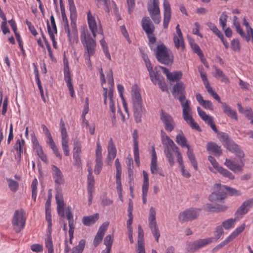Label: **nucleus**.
<instances>
[{
    "label": "nucleus",
    "instance_id": "obj_15",
    "mask_svg": "<svg viewBox=\"0 0 253 253\" xmlns=\"http://www.w3.org/2000/svg\"><path fill=\"white\" fill-rule=\"evenodd\" d=\"M87 20L89 29L91 31L93 37H96V33L103 34V30L100 24L97 25L95 18L92 15L90 11L87 13Z\"/></svg>",
    "mask_w": 253,
    "mask_h": 253
},
{
    "label": "nucleus",
    "instance_id": "obj_36",
    "mask_svg": "<svg viewBox=\"0 0 253 253\" xmlns=\"http://www.w3.org/2000/svg\"><path fill=\"white\" fill-rule=\"evenodd\" d=\"M65 211L66 213L67 219L68 220L69 229H74L75 226L74 224L73 215L71 211L70 207H66L65 209Z\"/></svg>",
    "mask_w": 253,
    "mask_h": 253
},
{
    "label": "nucleus",
    "instance_id": "obj_56",
    "mask_svg": "<svg viewBox=\"0 0 253 253\" xmlns=\"http://www.w3.org/2000/svg\"><path fill=\"white\" fill-rule=\"evenodd\" d=\"M25 144V141L23 139L21 140L18 139L14 145V149L19 152V155H21V153L22 152V148Z\"/></svg>",
    "mask_w": 253,
    "mask_h": 253
},
{
    "label": "nucleus",
    "instance_id": "obj_46",
    "mask_svg": "<svg viewBox=\"0 0 253 253\" xmlns=\"http://www.w3.org/2000/svg\"><path fill=\"white\" fill-rule=\"evenodd\" d=\"M236 220V218L228 219L222 222V226L226 230H228L230 228H233L234 226Z\"/></svg>",
    "mask_w": 253,
    "mask_h": 253
},
{
    "label": "nucleus",
    "instance_id": "obj_24",
    "mask_svg": "<svg viewBox=\"0 0 253 253\" xmlns=\"http://www.w3.org/2000/svg\"><path fill=\"white\" fill-rule=\"evenodd\" d=\"M185 85L183 82L177 83L173 86L172 94L175 98L178 96H183L185 95Z\"/></svg>",
    "mask_w": 253,
    "mask_h": 253
},
{
    "label": "nucleus",
    "instance_id": "obj_21",
    "mask_svg": "<svg viewBox=\"0 0 253 253\" xmlns=\"http://www.w3.org/2000/svg\"><path fill=\"white\" fill-rule=\"evenodd\" d=\"M164 16L163 26L165 29H167L171 18L170 6L168 0H164Z\"/></svg>",
    "mask_w": 253,
    "mask_h": 253
},
{
    "label": "nucleus",
    "instance_id": "obj_19",
    "mask_svg": "<svg viewBox=\"0 0 253 253\" xmlns=\"http://www.w3.org/2000/svg\"><path fill=\"white\" fill-rule=\"evenodd\" d=\"M159 68L162 70L163 73L166 75L168 80L171 82H177L181 79L182 73L181 71L169 72L168 69L162 66Z\"/></svg>",
    "mask_w": 253,
    "mask_h": 253
},
{
    "label": "nucleus",
    "instance_id": "obj_51",
    "mask_svg": "<svg viewBox=\"0 0 253 253\" xmlns=\"http://www.w3.org/2000/svg\"><path fill=\"white\" fill-rule=\"evenodd\" d=\"M234 26L236 27L237 32L241 35V36L246 41L249 42L250 41V37L247 36V35L243 31L242 29L241 28L240 23L238 22L235 23Z\"/></svg>",
    "mask_w": 253,
    "mask_h": 253
},
{
    "label": "nucleus",
    "instance_id": "obj_14",
    "mask_svg": "<svg viewBox=\"0 0 253 253\" xmlns=\"http://www.w3.org/2000/svg\"><path fill=\"white\" fill-rule=\"evenodd\" d=\"M64 62V77L67 85L70 91L71 97L75 95L73 85L72 83L71 75L69 69L67 59L65 58L63 60Z\"/></svg>",
    "mask_w": 253,
    "mask_h": 253
},
{
    "label": "nucleus",
    "instance_id": "obj_11",
    "mask_svg": "<svg viewBox=\"0 0 253 253\" xmlns=\"http://www.w3.org/2000/svg\"><path fill=\"white\" fill-rule=\"evenodd\" d=\"M61 16L65 32L68 34V37L70 42L77 41L78 39V31L76 24L75 26H71L72 29L70 31L67 17L65 12L61 13Z\"/></svg>",
    "mask_w": 253,
    "mask_h": 253
},
{
    "label": "nucleus",
    "instance_id": "obj_44",
    "mask_svg": "<svg viewBox=\"0 0 253 253\" xmlns=\"http://www.w3.org/2000/svg\"><path fill=\"white\" fill-rule=\"evenodd\" d=\"M142 57L145 62L149 74H150L154 72L155 70H153L151 63L150 62V60L148 58L147 55L146 53H142Z\"/></svg>",
    "mask_w": 253,
    "mask_h": 253
},
{
    "label": "nucleus",
    "instance_id": "obj_57",
    "mask_svg": "<svg viewBox=\"0 0 253 253\" xmlns=\"http://www.w3.org/2000/svg\"><path fill=\"white\" fill-rule=\"evenodd\" d=\"M88 174L87 176V183L88 185L94 186V176L92 175V169L91 167L87 169Z\"/></svg>",
    "mask_w": 253,
    "mask_h": 253
},
{
    "label": "nucleus",
    "instance_id": "obj_30",
    "mask_svg": "<svg viewBox=\"0 0 253 253\" xmlns=\"http://www.w3.org/2000/svg\"><path fill=\"white\" fill-rule=\"evenodd\" d=\"M108 152L107 159L111 161L115 159L117 154L116 148L113 143V139L111 138L110 139L108 142Z\"/></svg>",
    "mask_w": 253,
    "mask_h": 253
},
{
    "label": "nucleus",
    "instance_id": "obj_43",
    "mask_svg": "<svg viewBox=\"0 0 253 253\" xmlns=\"http://www.w3.org/2000/svg\"><path fill=\"white\" fill-rule=\"evenodd\" d=\"M217 170L223 176L227 177L231 180H233L235 178L234 175L231 172L222 167L219 168Z\"/></svg>",
    "mask_w": 253,
    "mask_h": 253
},
{
    "label": "nucleus",
    "instance_id": "obj_34",
    "mask_svg": "<svg viewBox=\"0 0 253 253\" xmlns=\"http://www.w3.org/2000/svg\"><path fill=\"white\" fill-rule=\"evenodd\" d=\"M99 218V214L95 213L89 216L83 217L82 222L83 224L87 226H90L94 224Z\"/></svg>",
    "mask_w": 253,
    "mask_h": 253
},
{
    "label": "nucleus",
    "instance_id": "obj_31",
    "mask_svg": "<svg viewBox=\"0 0 253 253\" xmlns=\"http://www.w3.org/2000/svg\"><path fill=\"white\" fill-rule=\"evenodd\" d=\"M159 0H149L147 3V9L150 14L160 11Z\"/></svg>",
    "mask_w": 253,
    "mask_h": 253
},
{
    "label": "nucleus",
    "instance_id": "obj_25",
    "mask_svg": "<svg viewBox=\"0 0 253 253\" xmlns=\"http://www.w3.org/2000/svg\"><path fill=\"white\" fill-rule=\"evenodd\" d=\"M52 176L54 182L58 185L63 184L64 182V176L59 169L54 165L52 166Z\"/></svg>",
    "mask_w": 253,
    "mask_h": 253
},
{
    "label": "nucleus",
    "instance_id": "obj_20",
    "mask_svg": "<svg viewBox=\"0 0 253 253\" xmlns=\"http://www.w3.org/2000/svg\"><path fill=\"white\" fill-rule=\"evenodd\" d=\"M150 170L151 173L153 174H156L157 173H159L161 176H164V174L162 169L158 167L157 155L155 150L154 146L152 147V159L150 165Z\"/></svg>",
    "mask_w": 253,
    "mask_h": 253
},
{
    "label": "nucleus",
    "instance_id": "obj_18",
    "mask_svg": "<svg viewBox=\"0 0 253 253\" xmlns=\"http://www.w3.org/2000/svg\"><path fill=\"white\" fill-rule=\"evenodd\" d=\"M56 202L57 204V211L58 215L63 217H64V202L63 200V194L60 189L56 190L55 195Z\"/></svg>",
    "mask_w": 253,
    "mask_h": 253
},
{
    "label": "nucleus",
    "instance_id": "obj_35",
    "mask_svg": "<svg viewBox=\"0 0 253 253\" xmlns=\"http://www.w3.org/2000/svg\"><path fill=\"white\" fill-rule=\"evenodd\" d=\"M170 142V143H171V145L173 146V147L170 148L171 152L172 153V151H173L174 153L176 154L177 156V162L178 163L180 167H182L184 166L183 164L182 156L181 155L180 152L178 148L176 146L174 143H172V142Z\"/></svg>",
    "mask_w": 253,
    "mask_h": 253
},
{
    "label": "nucleus",
    "instance_id": "obj_16",
    "mask_svg": "<svg viewBox=\"0 0 253 253\" xmlns=\"http://www.w3.org/2000/svg\"><path fill=\"white\" fill-rule=\"evenodd\" d=\"M160 119L164 125L166 131L171 132L173 130L175 123L170 115L162 110Z\"/></svg>",
    "mask_w": 253,
    "mask_h": 253
},
{
    "label": "nucleus",
    "instance_id": "obj_39",
    "mask_svg": "<svg viewBox=\"0 0 253 253\" xmlns=\"http://www.w3.org/2000/svg\"><path fill=\"white\" fill-rule=\"evenodd\" d=\"M187 157L190 161L191 164L192 165L194 169L196 170H198V165L197 162L196 160L195 157L193 153V150L191 149L190 147L188 148V151L187 152Z\"/></svg>",
    "mask_w": 253,
    "mask_h": 253
},
{
    "label": "nucleus",
    "instance_id": "obj_54",
    "mask_svg": "<svg viewBox=\"0 0 253 253\" xmlns=\"http://www.w3.org/2000/svg\"><path fill=\"white\" fill-rule=\"evenodd\" d=\"M133 149L134 160L137 166H139L140 164L139 148L136 141L135 142V147H133Z\"/></svg>",
    "mask_w": 253,
    "mask_h": 253
},
{
    "label": "nucleus",
    "instance_id": "obj_2",
    "mask_svg": "<svg viewBox=\"0 0 253 253\" xmlns=\"http://www.w3.org/2000/svg\"><path fill=\"white\" fill-rule=\"evenodd\" d=\"M131 98L135 121L137 123H140L142 115L145 112V109L142 105V99L139 89L136 85L132 87Z\"/></svg>",
    "mask_w": 253,
    "mask_h": 253
},
{
    "label": "nucleus",
    "instance_id": "obj_32",
    "mask_svg": "<svg viewBox=\"0 0 253 253\" xmlns=\"http://www.w3.org/2000/svg\"><path fill=\"white\" fill-rule=\"evenodd\" d=\"M207 149L209 152H212L218 156H221L222 154L220 146L213 142L208 143L207 145Z\"/></svg>",
    "mask_w": 253,
    "mask_h": 253
},
{
    "label": "nucleus",
    "instance_id": "obj_13",
    "mask_svg": "<svg viewBox=\"0 0 253 253\" xmlns=\"http://www.w3.org/2000/svg\"><path fill=\"white\" fill-rule=\"evenodd\" d=\"M157 67L155 68V71L149 74L150 79L154 84H159L160 88L163 91H168V85L165 79L161 74L157 71Z\"/></svg>",
    "mask_w": 253,
    "mask_h": 253
},
{
    "label": "nucleus",
    "instance_id": "obj_9",
    "mask_svg": "<svg viewBox=\"0 0 253 253\" xmlns=\"http://www.w3.org/2000/svg\"><path fill=\"white\" fill-rule=\"evenodd\" d=\"M201 210L200 209L190 208L181 212L178 215V220L181 223L188 222L197 219Z\"/></svg>",
    "mask_w": 253,
    "mask_h": 253
},
{
    "label": "nucleus",
    "instance_id": "obj_60",
    "mask_svg": "<svg viewBox=\"0 0 253 253\" xmlns=\"http://www.w3.org/2000/svg\"><path fill=\"white\" fill-rule=\"evenodd\" d=\"M191 47L194 52L197 53L199 56H203V54L199 46L195 42L191 43Z\"/></svg>",
    "mask_w": 253,
    "mask_h": 253
},
{
    "label": "nucleus",
    "instance_id": "obj_29",
    "mask_svg": "<svg viewBox=\"0 0 253 253\" xmlns=\"http://www.w3.org/2000/svg\"><path fill=\"white\" fill-rule=\"evenodd\" d=\"M215 188L220 190H223L224 191L227 192L228 194L230 196H240L241 195V193L240 191L226 185H222L219 183L215 184Z\"/></svg>",
    "mask_w": 253,
    "mask_h": 253
},
{
    "label": "nucleus",
    "instance_id": "obj_10",
    "mask_svg": "<svg viewBox=\"0 0 253 253\" xmlns=\"http://www.w3.org/2000/svg\"><path fill=\"white\" fill-rule=\"evenodd\" d=\"M213 238L200 239L193 242H190L187 244V250L189 252L194 253L196 251L210 244L213 241Z\"/></svg>",
    "mask_w": 253,
    "mask_h": 253
},
{
    "label": "nucleus",
    "instance_id": "obj_8",
    "mask_svg": "<svg viewBox=\"0 0 253 253\" xmlns=\"http://www.w3.org/2000/svg\"><path fill=\"white\" fill-rule=\"evenodd\" d=\"M156 212L155 209L151 207L150 209L148 223L149 227L150 228L152 234L154 236L156 241L159 242V239L160 237V233L156 219Z\"/></svg>",
    "mask_w": 253,
    "mask_h": 253
},
{
    "label": "nucleus",
    "instance_id": "obj_38",
    "mask_svg": "<svg viewBox=\"0 0 253 253\" xmlns=\"http://www.w3.org/2000/svg\"><path fill=\"white\" fill-rule=\"evenodd\" d=\"M176 142L182 147H185L187 149L190 148L189 145L187 144V140L182 132L176 136Z\"/></svg>",
    "mask_w": 253,
    "mask_h": 253
},
{
    "label": "nucleus",
    "instance_id": "obj_64",
    "mask_svg": "<svg viewBox=\"0 0 253 253\" xmlns=\"http://www.w3.org/2000/svg\"><path fill=\"white\" fill-rule=\"evenodd\" d=\"M224 233L222 226H217L214 232V236L216 240L219 239Z\"/></svg>",
    "mask_w": 253,
    "mask_h": 253
},
{
    "label": "nucleus",
    "instance_id": "obj_5",
    "mask_svg": "<svg viewBox=\"0 0 253 253\" xmlns=\"http://www.w3.org/2000/svg\"><path fill=\"white\" fill-rule=\"evenodd\" d=\"M156 58L161 63L170 66L173 62V56H170L166 46L162 44L158 45L156 49Z\"/></svg>",
    "mask_w": 253,
    "mask_h": 253
},
{
    "label": "nucleus",
    "instance_id": "obj_50",
    "mask_svg": "<svg viewBox=\"0 0 253 253\" xmlns=\"http://www.w3.org/2000/svg\"><path fill=\"white\" fill-rule=\"evenodd\" d=\"M197 111L200 117L206 123H208V122L209 121L210 119H212V117H210L205 111L202 110L200 107H197Z\"/></svg>",
    "mask_w": 253,
    "mask_h": 253
},
{
    "label": "nucleus",
    "instance_id": "obj_4",
    "mask_svg": "<svg viewBox=\"0 0 253 253\" xmlns=\"http://www.w3.org/2000/svg\"><path fill=\"white\" fill-rule=\"evenodd\" d=\"M81 40L87 53V58L86 59L88 61H90V57L92 56L95 52V41L90 37V35L87 30L85 29L82 31Z\"/></svg>",
    "mask_w": 253,
    "mask_h": 253
},
{
    "label": "nucleus",
    "instance_id": "obj_28",
    "mask_svg": "<svg viewBox=\"0 0 253 253\" xmlns=\"http://www.w3.org/2000/svg\"><path fill=\"white\" fill-rule=\"evenodd\" d=\"M142 26L146 34H153L154 26L149 17H145L142 19Z\"/></svg>",
    "mask_w": 253,
    "mask_h": 253
},
{
    "label": "nucleus",
    "instance_id": "obj_52",
    "mask_svg": "<svg viewBox=\"0 0 253 253\" xmlns=\"http://www.w3.org/2000/svg\"><path fill=\"white\" fill-rule=\"evenodd\" d=\"M47 28L48 30V33L49 35L50 38L52 42L53 46L55 48H57V44L55 41V37L53 34V32L49 25L48 20H47Z\"/></svg>",
    "mask_w": 253,
    "mask_h": 253
},
{
    "label": "nucleus",
    "instance_id": "obj_42",
    "mask_svg": "<svg viewBox=\"0 0 253 253\" xmlns=\"http://www.w3.org/2000/svg\"><path fill=\"white\" fill-rule=\"evenodd\" d=\"M215 72L216 75L215 77L216 78L219 79L221 82H224L225 83H228L229 82L228 78L226 76V75L223 73V72L220 69L216 68Z\"/></svg>",
    "mask_w": 253,
    "mask_h": 253
},
{
    "label": "nucleus",
    "instance_id": "obj_59",
    "mask_svg": "<svg viewBox=\"0 0 253 253\" xmlns=\"http://www.w3.org/2000/svg\"><path fill=\"white\" fill-rule=\"evenodd\" d=\"M231 48L234 51H239L240 46L238 39H233L231 42Z\"/></svg>",
    "mask_w": 253,
    "mask_h": 253
},
{
    "label": "nucleus",
    "instance_id": "obj_17",
    "mask_svg": "<svg viewBox=\"0 0 253 253\" xmlns=\"http://www.w3.org/2000/svg\"><path fill=\"white\" fill-rule=\"evenodd\" d=\"M253 206V198L244 201L236 211L235 214L236 217L238 218L242 217L249 211Z\"/></svg>",
    "mask_w": 253,
    "mask_h": 253
},
{
    "label": "nucleus",
    "instance_id": "obj_55",
    "mask_svg": "<svg viewBox=\"0 0 253 253\" xmlns=\"http://www.w3.org/2000/svg\"><path fill=\"white\" fill-rule=\"evenodd\" d=\"M207 25L217 37L221 34L214 24L209 22L207 23Z\"/></svg>",
    "mask_w": 253,
    "mask_h": 253
},
{
    "label": "nucleus",
    "instance_id": "obj_12",
    "mask_svg": "<svg viewBox=\"0 0 253 253\" xmlns=\"http://www.w3.org/2000/svg\"><path fill=\"white\" fill-rule=\"evenodd\" d=\"M60 128L61 135V144L65 155L68 156L70 154V150L68 146V135L65 126V124L62 119L60 122Z\"/></svg>",
    "mask_w": 253,
    "mask_h": 253
},
{
    "label": "nucleus",
    "instance_id": "obj_33",
    "mask_svg": "<svg viewBox=\"0 0 253 253\" xmlns=\"http://www.w3.org/2000/svg\"><path fill=\"white\" fill-rule=\"evenodd\" d=\"M221 105L224 113H225L229 117L234 119L236 121L238 120L236 111L233 110L231 107L228 105L225 102L221 103Z\"/></svg>",
    "mask_w": 253,
    "mask_h": 253
},
{
    "label": "nucleus",
    "instance_id": "obj_26",
    "mask_svg": "<svg viewBox=\"0 0 253 253\" xmlns=\"http://www.w3.org/2000/svg\"><path fill=\"white\" fill-rule=\"evenodd\" d=\"M144 232L140 225L138 226V240H137V251L138 253H145L144 243Z\"/></svg>",
    "mask_w": 253,
    "mask_h": 253
},
{
    "label": "nucleus",
    "instance_id": "obj_53",
    "mask_svg": "<svg viewBox=\"0 0 253 253\" xmlns=\"http://www.w3.org/2000/svg\"><path fill=\"white\" fill-rule=\"evenodd\" d=\"M45 247L47 249L48 253H54L53 244L50 236L45 239Z\"/></svg>",
    "mask_w": 253,
    "mask_h": 253
},
{
    "label": "nucleus",
    "instance_id": "obj_41",
    "mask_svg": "<svg viewBox=\"0 0 253 253\" xmlns=\"http://www.w3.org/2000/svg\"><path fill=\"white\" fill-rule=\"evenodd\" d=\"M85 241L84 239L80 240L79 245L74 247L71 253H82L85 247Z\"/></svg>",
    "mask_w": 253,
    "mask_h": 253
},
{
    "label": "nucleus",
    "instance_id": "obj_23",
    "mask_svg": "<svg viewBox=\"0 0 253 253\" xmlns=\"http://www.w3.org/2000/svg\"><path fill=\"white\" fill-rule=\"evenodd\" d=\"M143 175L144 180L142 186V198L143 204H146L147 202V193L149 188V177L147 172L145 170L143 171Z\"/></svg>",
    "mask_w": 253,
    "mask_h": 253
},
{
    "label": "nucleus",
    "instance_id": "obj_49",
    "mask_svg": "<svg viewBox=\"0 0 253 253\" xmlns=\"http://www.w3.org/2000/svg\"><path fill=\"white\" fill-rule=\"evenodd\" d=\"M6 180L8 183V186L12 192H16L18 188V183L10 178H6Z\"/></svg>",
    "mask_w": 253,
    "mask_h": 253
},
{
    "label": "nucleus",
    "instance_id": "obj_63",
    "mask_svg": "<svg viewBox=\"0 0 253 253\" xmlns=\"http://www.w3.org/2000/svg\"><path fill=\"white\" fill-rule=\"evenodd\" d=\"M96 164L95 165L94 168V173L96 174H98L101 172L102 169V166H103V163L102 160H99V161H95Z\"/></svg>",
    "mask_w": 253,
    "mask_h": 253
},
{
    "label": "nucleus",
    "instance_id": "obj_47",
    "mask_svg": "<svg viewBox=\"0 0 253 253\" xmlns=\"http://www.w3.org/2000/svg\"><path fill=\"white\" fill-rule=\"evenodd\" d=\"M73 154L80 155L82 153L81 142L77 139L74 141Z\"/></svg>",
    "mask_w": 253,
    "mask_h": 253
},
{
    "label": "nucleus",
    "instance_id": "obj_1",
    "mask_svg": "<svg viewBox=\"0 0 253 253\" xmlns=\"http://www.w3.org/2000/svg\"><path fill=\"white\" fill-rule=\"evenodd\" d=\"M225 147L229 151L234 153L236 157L240 159V164L235 163V162L231 159H226L224 165L234 172H242L243 170V167L245 165L244 160L243 159L245 156L244 152L232 140L228 142Z\"/></svg>",
    "mask_w": 253,
    "mask_h": 253
},
{
    "label": "nucleus",
    "instance_id": "obj_7",
    "mask_svg": "<svg viewBox=\"0 0 253 253\" xmlns=\"http://www.w3.org/2000/svg\"><path fill=\"white\" fill-rule=\"evenodd\" d=\"M161 135L162 142L164 147V153L168 159L170 166H173L174 164V158L172 153L171 152V148L173 147L170 142H174L166 135V133L163 130L161 131Z\"/></svg>",
    "mask_w": 253,
    "mask_h": 253
},
{
    "label": "nucleus",
    "instance_id": "obj_22",
    "mask_svg": "<svg viewBox=\"0 0 253 253\" xmlns=\"http://www.w3.org/2000/svg\"><path fill=\"white\" fill-rule=\"evenodd\" d=\"M214 191L209 196L210 201L212 202H216L224 200L226 198V193L223 190H220L215 188L214 186Z\"/></svg>",
    "mask_w": 253,
    "mask_h": 253
},
{
    "label": "nucleus",
    "instance_id": "obj_6",
    "mask_svg": "<svg viewBox=\"0 0 253 253\" xmlns=\"http://www.w3.org/2000/svg\"><path fill=\"white\" fill-rule=\"evenodd\" d=\"M25 212L22 209L16 210L12 220L13 230L16 233L20 232L25 227L26 217Z\"/></svg>",
    "mask_w": 253,
    "mask_h": 253
},
{
    "label": "nucleus",
    "instance_id": "obj_48",
    "mask_svg": "<svg viewBox=\"0 0 253 253\" xmlns=\"http://www.w3.org/2000/svg\"><path fill=\"white\" fill-rule=\"evenodd\" d=\"M69 9L70 11V18H71V26H75V20L76 17V10L75 5L69 6Z\"/></svg>",
    "mask_w": 253,
    "mask_h": 253
},
{
    "label": "nucleus",
    "instance_id": "obj_27",
    "mask_svg": "<svg viewBox=\"0 0 253 253\" xmlns=\"http://www.w3.org/2000/svg\"><path fill=\"white\" fill-rule=\"evenodd\" d=\"M108 225V223H104L99 227L93 241V244L95 247H97L101 242Z\"/></svg>",
    "mask_w": 253,
    "mask_h": 253
},
{
    "label": "nucleus",
    "instance_id": "obj_3",
    "mask_svg": "<svg viewBox=\"0 0 253 253\" xmlns=\"http://www.w3.org/2000/svg\"><path fill=\"white\" fill-rule=\"evenodd\" d=\"M175 99H178L180 102L182 108V116L184 121L186 122L192 129L200 132L201 131V129L199 125L194 121L191 116L192 109L190 107V101L186 99L185 95L184 97L178 96Z\"/></svg>",
    "mask_w": 253,
    "mask_h": 253
},
{
    "label": "nucleus",
    "instance_id": "obj_37",
    "mask_svg": "<svg viewBox=\"0 0 253 253\" xmlns=\"http://www.w3.org/2000/svg\"><path fill=\"white\" fill-rule=\"evenodd\" d=\"M173 42L174 46L177 49H181L183 51L185 49V44L183 38H178L176 37V35L173 36Z\"/></svg>",
    "mask_w": 253,
    "mask_h": 253
},
{
    "label": "nucleus",
    "instance_id": "obj_40",
    "mask_svg": "<svg viewBox=\"0 0 253 253\" xmlns=\"http://www.w3.org/2000/svg\"><path fill=\"white\" fill-rule=\"evenodd\" d=\"M245 224H242L240 226L237 228L232 234L228 237L229 239L232 241L236 238L241 232H242L245 228Z\"/></svg>",
    "mask_w": 253,
    "mask_h": 253
},
{
    "label": "nucleus",
    "instance_id": "obj_58",
    "mask_svg": "<svg viewBox=\"0 0 253 253\" xmlns=\"http://www.w3.org/2000/svg\"><path fill=\"white\" fill-rule=\"evenodd\" d=\"M227 15L225 12H223L219 18V24L223 29H224L226 25Z\"/></svg>",
    "mask_w": 253,
    "mask_h": 253
},
{
    "label": "nucleus",
    "instance_id": "obj_61",
    "mask_svg": "<svg viewBox=\"0 0 253 253\" xmlns=\"http://www.w3.org/2000/svg\"><path fill=\"white\" fill-rule=\"evenodd\" d=\"M127 5L128 7V12L131 14L135 6V0H126Z\"/></svg>",
    "mask_w": 253,
    "mask_h": 253
},
{
    "label": "nucleus",
    "instance_id": "obj_62",
    "mask_svg": "<svg viewBox=\"0 0 253 253\" xmlns=\"http://www.w3.org/2000/svg\"><path fill=\"white\" fill-rule=\"evenodd\" d=\"M219 139L220 140L225 143V146L227 145L228 142H230L231 140L229 139L228 135L224 132H222L219 134Z\"/></svg>",
    "mask_w": 253,
    "mask_h": 253
},
{
    "label": "nucleus",
    "instance_id": "obj_45",
    "mask_svg": "<svg viewBox=\"0 0 253 253\" xmlns=\"http://www.w3.org/2000/svg\"><path fill=\"white\" fill-rule=\"evenodd\" d=\"M113 240L110 235H107L104 239V244L107 247V251L105 253H110Z\"/></svg>",
    "mask_w": 253,
    "mask_h": 253
}]
</instances>
